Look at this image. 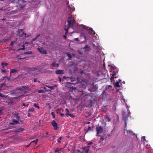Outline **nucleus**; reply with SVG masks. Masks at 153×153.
I'll list each match as a JSON object with an SVG mask.
<instances>
[{"label":"nucleus","instance_id":"obj_41","mask_svg":"<svg viewBox=\"0 0 153 153\" xmlns=\"http://www.w3.org/2000/svg\"><path fill=\"white\" fill-rule=\"evenodd\" d=\"M92 143H93L92 142H90L89 143H88V146H87V147L88 148V147H90V146L92 144Z\"/></svg>","mask_w":153,"mask_h":153},{"label":"nucleus","instance_id":"obj_47","mask_svg":"<svg viewBox=\"0 0 153 153\" xmlns=\"http://www.w3.org/2000/svg\"><path fill=\"white\" fill-rule=\"evenodd\" d=\"M114 77H113V76L112 77H111V78L110 79L111 81V82H112L113 81H114Z\"/></svg>","mask_w":153,"mask_h":153},{"label":"nucleus","instance_id":"obj_18","mask_svg":"<svg viewBox=\"0 0 153 153\" xmlns=\"http://www.w3.org/2000/svg\"><path fill=\"white\" fill-rule=\"evenodd\" d=\"M59 63H57L56 62H53L51 64L52 66L53 67H58L59 66Z\"/></svg>","mask_w":153,"mask_h":153},{"label":"nucleus","instance_id":"obj_33","mask_svg":"<svg viewBox=\"0 0 153 153\" xmlns=\"http://www.w3.org/2000/svg\"><path fill=\"white\" fill-rule=\"evenodd\" d=\"M45 92L44 90L41 89V90H39L38 91V92L39 93H43Z\"/></svg>","mask_w":153,"mask_h":153},{"label":"nucleus","instance_id":"obj_57","mask_svg":"<svg viewBox=\"0 0 153 153\" xmlns=\"http://www.w3.org/2000/svg\"><path fill=\"white\" fill-rule=\"evenodd\" d=\"M85 123L87 124H89L90 123V122H85Z\"/></svg>","mask_w":153,"mask_h":153},{"label":"nucleus","instance_id":"obj_23","mask_svg":"<svg viewBox=\"0 0 153 153\" xmlns=\"http://www.w3.org/2000/svg\"><path fill=\"white\" fill-rule=\"evenodd\" d=\"M5 109V108L4 107L2 106L0 107V115H2L3 113L2 111Z\"/></svg>","mask_w":153,"mask_h":153},{"label":"nucleus","instance_id":"obj_31","mask_svg":"<svg viewBox=\"0 0 153 153\" xmlns=\"http://www.w3.org/2000/svg\"><path fill=\"white\" fill-rule=\"evenodd\" d=\"M106 120H107L108 122H110L111 121V119L110 117L108 116H106L105 118Z\"/></svg>","mask_w":153,"mask_h":153},{"label":"nucleus","instance_id":"obj_64","mask_svg":"<svg viewBox=\"0 0 153 153\" xmlns=\"http://www.w3.org/2000/svg\"><path fill=\"white\" fill-rule=\"evenodd\" d=\"M77 82L78 80V77H77Z\"/></svg>","mask_w":153,"mask_h":153},{"label":"nucleus","instance_id":"obj_63","mask_svg":"<svg viewBox=\"0 0 153 153\" xmlns=\"http://www.w3.org/2000/svg\"><path fill=\"white\" fill-rule=\"evenodd\" d=\"M25 44H28V42H25Z\"/></svg>","mask_w":153,"mask_h":153},{"label":"nucleus","instance_id":"obj_52","mask_svg":"<svg viewBox=\"0 0 153 153\" xmlns=\"http://www.w3.org/2000/svg\"><path fill=\"white\" fill-rule=\"evenodd\" d=\"M60 116L61 117H64L65 116V114H64L61 113L60 114Z\"/></svg>","mask_w":153,"mask_h":153},{"label":"nucleus","instance_id":"obj_55","mask_svg":"<svg viewBox=\"0 0 153 153\" xmlns=\"http://www.w3.org/2000/svg\"><path fill=\"white\" fill-rule=\"evenodd\" d=\"M68 83L74 85V84H76V82L75 83H71V82H68Z\"/></svg>","mask_w":153,"mask_h":153},{"label":"nucleus","instance_id":"obj_44","mask_svg":"<svg viewBox=\"0 0 153 153\" xmlns=\"http://www.w3.org/2000/svg\"><path fill=\"white\" fill-rule=\"evenodd\" d=\"M34 82H38L39 83L40 82L39 81L37 80V79H34Z\"/></svg>","mask_w":153,"mask_h":153},{"label":"nucleus","instance_id":"obj_9","mask_svg":"<svg viewBox=\"0 0 153 153\" xmlns=\"http://www.w3.org/2000/svg\"><path fill=\"white\" fill-rule=\"evenodd\" d=\"M122 116H123V119L125 121V125L126 126V121L127 120L128 118L126 116V113L125 111H122Z\"/></svg>","mask_w":153,"mask_h":153},{"label":"nucleus","instance_id":"obj_2","mask_svg":"<svg viewBox=\"0 0 153 153\" xmlns=\"http://www.w3.org/2000/svg\"><path fill=\"white\" fill-rule=\"evenodd\" d=\"M77 29H78V30H77V32H79L81 33V37L84 38V40L83 41H86L87 40V36L85 34L83 33V32H84L87 29L86 27H85L83 25H79L77 23Z\"/></svg>","mask_w":153,"mask_h":153},{"label":"nucleus","instance_id":"obj_11","mask_svg":"<svg viewBox=\"0 0 153 153\" xmlns=\"http://www.w3.org/2000/svg\"><path fill=\"white\" fill-rule=\"evenodd\" d=\"M52 124L53 127L54 129L55 130L57 129L58 128V125L57 123L54 121L53 120L52 122Z\"/></svg>","mask_w":153,"mask_h":153},{"label":"nucleus","instance_id":"obj_13","mask_svg":"<svg viewBox=\"0 0 153 153\" xmlns=\"http://www.w3.org/2000/svg\"><path fill=\"white\" fill-rule=\"evenodd\" d=\"M63 78L64 79H67V80H71L72 82L74 81V79L72 77H67L66 76H63Z\"/></svg>","mask_w":153,"mask_h":153},{"label":"nucleus","instance_id":"obj_62","mask_svg":"<svg viewBox=\"0 0 153 153\" xmlns=\"http://www.w3.org/2000/svg\"><path fill=\"white\" fill-rule=\"evenodd\" d=\"M30 144H29V145H28L27 146H26V147H28V146H29V145H30Z\"/></svg>","mask_w":153,"mask_h":153},{"label":"nucleus","instance_id":"obj_16","mask_svg":"<svg viewBox=\"0 0 153 153\" xmlns=\"http://www.w3.org/2000/svg\"><path fill=\"white\" fill-rule=\"evenodd\" d=\"M30 70L31 71H40L41 69L40 68H36V67H32L31 68H30Z\"/></svg>","mask_w":153,"mask_h":153},{"label":"nucleus","instance_id":"obj_19","mask_svg":"<svg viewBox=\"0 0 153 153\" xmlns=\"http://www.w3.org/2000/svg\"><path fill=\"white\" fill-rule=\"evenodd\" d=\"M56 74H62L64 73V71L62 70H57L55 72Z\"/></svg>","mask_w":153,"mask_h":153},{"label":"nucleus","instance_id":"obj_10","mask_svg":"<svg viewBox=\"0 0 153 153\" xmlns=\"http://www.w3.org/2000/svg\"><path fill=\"white\" fill-rule=\"evenodd\" d=\"M37 49L42 53L45 54L47 53L46 51L43 48H38Z\"/></svg>","mask_w":153,"mask_h":153},{"label":"nucleus","instance_id":"obj_58","mask_svg":"<svg viewBox=\"0 0 153 153\" xmlns=\"http://www.w3.org/2000/svg\"><path fill=\"white\" fill-rule=\"evenodd\" d=\"M13 127L12 126H9V128H7V129H11V128H12Z\"/></svg>","mask_w":153,"mask_h":153},{"label":"nucleus","instance_id":"obj_24","mask_svg":"<svg viewBox=\"0 0 153 153\" xmlns=\"http://www.w3.org/2000/svg\"><path fill=\"white\" fill-rule=\"evenodd\" d=\"M62 111L64 112V110L62 108H59L56 110V112L57 114L59 113Z\"/></svg>","mask_w":153,"mask_h":153},{"label":"nucleus","instance_id":"obj_7","mask_svg":"<svg viewBox=\"0 0 153 153\" xmlns=\"http://www.w3.org/2000/svg\"><path fill=\"white\" fill-rule=\"evenodd\" d=\"M74 7L72 5L68 6L66 9V10L68 12H71L74 11Z\"/></svg>","mask_w":153,"mask_h":153},{"label":"nucleus","instance_id":"obj_37","mask_svg":"<svg viewBox=\"0 0 153 153\" xmlns=\"http://www.w3.org/2000/svg\"><path fill=\"white\" fill-rule=\"evenodd\" d=\"M32 52L31 51H26L25 53L26 54H32Z\"/></svg>","mask_w":153,"mask_h":153},{"label":"nucleus","instance_id":"obj_1","mask_svg":"<svg viewBox=\"0 0 153 153\" xmlns=\"http://www.w3.org/2000/svg\"><path fill=\"white\" fill-rule=\"evenodd\" d=\"M75 20L72 17H69L67 22V25L65 26V30L66 31L65 35H64L63 37L65 39L66 38V35L68 33V29L71 27L73 28Z\"/></svg>","mask_w":153,"mask_h":153},{"label":"nucleus","instance_id":"obj_21","mask_svg":"<svg viewBox=\"0 0 153 153\" xmlns=\"http://www.w3.org/2000/svg\"><path fill=\"white\" fill-rule=\"evenodd\" d=\"M126 131L128 135H131L132 134L134 135L135 133H133V132L131 130H126Z\"/></svg>","mask_w":153,"mask_h":153},{"label":"nucleus","instance_id":"obj_51","mask_svg":"<svg viewBox=\"0 0 153 153\" xmlns=\"http://www.w3.org/2000/svg\"><path fill=\"white\" fill-rule=\"evenodd\" d=\"M83 74H85L84 71H81L80 72V74L82 75Z\"/></svg>","mask_w":153,"mask_h":153},{"label":"nucleus","instance_id":"obj_28","mask_svg":"<svg viewBox=\"0 0 153 153\" xmlns=\"http://www.w3.org/2000/svg\"><path fill=\"white\" fill-rule=\"evenodd\" d=\"M115 86L116 87L119 88L120 87V85H119V82L117 81L115 83Z\"/></svg>","mask_w":153,"mask_h":153},{"label":"nucleus","instance_id":"obj_8","mask_svg":"<svg viewBox=\"0 0 153 153\" xmlns=\"http://www.w3.org/2000/svg\"><path fill=\"white\" fill-rule=\"evenodd\" d=\"M22 29H20L18 31L19 35L23 38L26 37V34L22 32Z\"/></svg>","mask_w":153,"mask_h":153},{"label":"nucleus","instance_id":"obj_22","mask_svg":"<svg viewBox=\"0 0 153 153\" xmlns=\"http://www.w3.org/2000/svg\"><path fill=\"white\" fill-rule=\"evenodd\" d=\"M83 49L84 50V51H89L90 49V47L88 45H86L84 47Z\"/></svg>","mask_w":153,"mask_h":153},{"label":"nucleus","instance_id":"obj_26","mask_svg":"<svg viewBox=\"0 0 153 153\" xmlns=\"http://www.w3.org/2000/svg\"><path fill=\"white\" fill-rule=\"evenodd\" d=\"M97 136H98L100 137V140L99 141V142L100 143L104 139L102 136H101L100 135H97Z\"/></svg>","mask_w":153,"mask_h":153},{"label":"nucleus","instance_id":"obj_49","mask_svg":"<svg viewBox=\"0 0 153 153\" xmlns=\"http://www.w3.org/2000/svg\"><path fill=\"white\" fill-rule=\"evenodd\" d=\"M57 152H59V150H58V148H56V149L55 151V153H56Z\"/></svg>","mask_w":153,"mask_h":153},{"label":"nucleus","instance_id":"obj_17","mask_svg":"<svg viewBox=\"0 0 153 153\" xmlns=\"http://www.w3.org/2000/svg\"><path fill=\"white\" fill-rule=\"evenodd\" d=\"M101 96L102 99L105 98L106 96V92L105 90H104L103 91Z\"/></svg>","mask_w":153,"mask_h":153},{"label":"nucleus","instance_id":"obj_12","mask_svg":"<svg viewBox=\"0 0 153 153\" xmlns=\"http://www.w3.org/2000/svg\"><path fill=\"white\" fill-rule=\"evenodd\" d=\"M17 70L15 69H12L10 71V76H11L14 75L16 73Z\"/></svg>","mask_w":153,"mask_h":153},{"label":"nucleus","instance_id":"obj_27","mask_svg":"<svg viewBox=\"0 0 153 153\" xmlns=\"http://www.w3.org/2000/svg\"><path fill=\"white\" fill-rule=\"evenodd\" d=\"M66 54L67 55V56L69 57V58L68 59L69 60H70L71 59L72 56L71 54L69 53H66Z\"/></svg>","mask_w":153,"mask_h":153},{"label":"nucleus","instance_id":"obj_45","mask_svg":"<svg viewBox=\"0 0 153 153\" xmlns=\"http://www.w3.org/2000/svg\"><path fill=\"white\" fill-rule=\"evenodd\" d=\"M89 151V149H86L85 151V153H88Z\"/></svg>","mask_w":153,"mask_h":153},{"label":"nucleus","instance_id":"obj_54","mask_svg":"<svg viewBox=\"0 0 153 153\" xmlns=\"http://www.w3.org/2000/svg\"><path fill=\"white\" fill-rule=\"evenodd\" d=\"M1 71L2 73H5L6 72L5 70H2Z\"/></svg>","mask_w":153,"mask_h":153},{"label":"nucleus","instance_id":"obj_36","mask_svg":"<svg viewBox=\"0 0 153 153\" xmlns=\"http://www.w3.org/2000/svg\"><path fill=\"white\" fill-rule=\"evenodd\" d=\"M8 64L6 63H3L2 64V65L3 68L5 66H6Z\"/></svg>","mask_w":153,"mask_h":153},{"label":"nucleus","instance_id":"obj_39","mask_svg":"<svg viewBox=\"0 0 153 153\" xmlns=\"http://www.w3.org/2000/svg\"><path fill=\"white\" fill-rule=\"evenodd\" d=\"M34 111V108H32L29 110L28 112H29V111L33 112Z\"/></svg>","mask_w":153,"mask_h":153},{"label":"nucleus","instance_id":"obj_30","mask_svg":"<svg viewBox=\"0 0 153 153\" xmlns=\"http://www.w3.org/2000/svg\"><path fill=\"white\" fill-rule=\"evenodd\" d=\"M65 111H66V114L67 116H69L70 115L69 111L68 108L65 109Z\"/></svg>","mask_w":153,"mask_h":153},{"label":"nucleus","instance_id":"obj_56","mask_svg":"<svg viewBox=\"0 0 153 153\" xmlns=\"http://www.w3.org/2000/svg\"><path fill=\"white\" fill-rule=\"evenodd\" d=\"M30 116V113H29V112H28V114H27V116L28 117H29Z\"/></svg>","mask_w":153,"mask_h":153},{"label":"nucleus","instance_id":"obj_48","mask_svg":"<svg viewBox=\"0 0 153 153\" xmlns=\"http://www.w3.org/2000/svg\"><path fill=\"white\" fill-rule=\"evenodd\" d=\"M62 149V148H58V150H59V153H60L59 152H61V151Z\"/></svg>","mask_w":153,"mask_h":153},{"label":"nucleus","instance_id":"obj_14","mask_svg":"<svg viewBox=\"0 0 153 153\" xmlns=\"http://www.w3.org/2000/svg\"><path fill=\"white\" fill-rule=\"evenodd\" d=\"M88 33L90 34H94L95 33V32L93 30L92 28H89L88 30Z\"/></svg>","mask_w":153,"mask_h":153},{"label":"nucleus","instance_id":"obj_29","mask_svg":"<svg viewBox=\"0 0 153 153\" xmlns=\"http://www.w3.org/2000/svg\"><path fill=\"white\" fill-rule=\"evenodd\" d=\"M38 139H36L35 140L32 141L31 142L30 144H32L33 143H34L35 144V145H36L37 143V142H38Z\"/></svg>","mask_w":153,"mask_h":153},{"label":"nucleus","instance_id":"obj_60","mask_svg":"<svg viewBox=\"0 0 153 153\" xmlns=\"http://www.w3.org/2000/svg\"><path fill=\"white\" fill-rule=\"evenodd\" d=\"M46 134H47V135H48V132H46Z\"/></svg>","mask_w":153,"mask_h":153},{"label":"nucleus","instance_id":"obj_42","mask_svg":"<svg viewBox=\"0 0 153 153\" xmlns=\"http://www.w3.org/2000/svg\"><path fill=\"white\" fill-rule=\"evenodd\" d=\"M15 42H12L10 44V48H11L13 46V45L14 44V43H15Z\"/></svg>","mask_w":153,"mask_h":153},{"label":"nucleus","instance_id":"obj_59","mask_svg":"<svg viewBox=\"0 0 153 153\" xmlns=\"http://www.w3.org/2000/svg\"><path fill=\"white\" fill-rule=\"evenodd\" d=\"M108 88H106L107 89L109 87H112V86L111 85H108Z\"/></svg>","mask_w":153,"mask_h":153},{"label":"nucleus","instance_id":"obj_35","mask_svg":"<svg viewBox=\"0 0 153 153\" xmlns=\"http://www.w3.org/2000/svg\"><path fill=\"white\" fill-rule=\"evenodd\" d=\"M46 86L48 88H50L51 90H53V89H54V87H55V85L54 86H48V85H46Z\"/></svg>","mask_w":153,"mask_h":153},{"label":"nucleus","instance_id":"obj_32","mask_svg":"<svg viewBox=\"0 0 153 153\" xmlns=\"http://www.w3.org/2000/svg\"><path fill=\"white\" fill-rule=\"evenodd\" d=\"M93 128V126H88V128L87 129V131H91L92 130Z\"/></svg>","mask_w":153,"mask_h":153},{"label":"nucleus","instance_id":"obj_25","mask_svg":"<svg viewBox=\"0 0 153 153\" xmlns=\"http://www.w3.org/2000/svg\"><path fill=\"white\" fill-rule=\"evenodd\" d=\"M24 129L22 128H20L16 130V131L17 132H19L23 131Z\"/></svg>","mask_w":153,"mask_h":153},{"label":"nucleus","instance_id":"obj_53","mask_svg":"<svg viewBox=\"0 0 153 153\" xmlns=\"http://www.w3.org/2000/svg\"><path fill=\"white\" fill-rule=\"evenodd\" d=\"M22 105L24 106H27L28 105V104H27V105H26L25 103H23L22 104Z\"/></svg>","mask_w":153,"mask_h":153},{"label":"nucleus","instance_id":"obj_20","mask_svg":"<svg viewBox=\"0 0 153 153\" xmlns=\"http://www.w3.org/2000/svg\"><path fill=\"white\" fill-rule=\"evenodd\" d=\"M118 75V71H116L115 72L114 71L113 72V74H112V76L115 78H116L118 77L117 75Z\"/></svg>","mask_w":153,"mask_h":153},{"label":"nucleus","instance_id":"obj_34","mask_svg":"<svg viewBox=\"0 0 153 153\" xmlns=\"http://www.w3.org/2000/svg\"><path fill=\"white\" fill-rule=\"evenodd\" d=\"M63 137H60L58 139L57 141L59 143H61V140L62 138Z\"/></svg>","mask_w":153,"mask_h":153},{"label":"nucleus","instance_id":"obj_5","mask_svg":"<svg viewBox=\"0 0 153 153\" xmlns=\"http://www.w3.org/2000/svg\"><path fill=\"white\" fill-rule=\"evenodd\" d=\"M97 135H99V134H102L103 132V128L101 126H99L97 127Z\"/></svg>","mask_w":153,"mask_h":153},{"label":"nucleus","instance_id":"obj_6","mask_svg":"<svg viewBox=\"0 0 153 153\" xmlns=\"http://www.w3.org/2000/svg\"><path fill=\"white\" fill-rule=\"evenodd\" d=\"M98 88L97 85H95L94 82H93L92 86L89 89V91H91L94 92L97 90Z\"/></svg>","mask_w":153,"mask_h":153},{"label":"nucleus","instance_id":"obj_4","mask_svg":"<svg viewBox=\"0 0 153 153\" xmlns=\"http://www.w3.org/2000/svg\"><path fill=\"white\" fill-rule=\"evenodd\" d=\"M15 117L16 118V119H13V120L12 122L10 123V124L12 125H14L16 124L19 123V121L20 120V117L18 116V114H16L15 115Z\"/></svg>","mask_w":153,"mask_h":153},{"label":"nucleus","instance_id":"obj_43","mask_svg":"<svg viewBox=\"0 0 153 153\" xmlns=\"http://www.w3.org/2000/svg\"><path fill=\"white\" fill-rule=\"evenodd\" d=\"M21 49V50H24L25 49V46L24 45H22Z\"/></svg>","mask_w":153,"mask_h":153},{"label":"nucleus","instance_id":"obj_46","mask_svg":"<svg viewBox=\"0 0 153 153\" xmlns=\"http://www.w3.org/2000/svg\"><path fill=\"white\" fill-rule=\"evenodd\" d=\"M51 115H52V116H53V117L54 118H55V114H54V112H52L51 113Z\"/></svg>","mask_w":153,"mask_h":153},{"label":"nucleus","instance_id":"obj_38","mask_svg":"<svg viewBox=\"0 0 153 153\" xmlns=\"http://www.w3.org/2000/svg\"><path fill=\"white\" fill-rule=\"evenodd\" d=\"M39 35H40L39 34H38L36 36L35 38H33L32 39V40L34 41V40H36L37 39V38H38L39 36Z\"/></svg>","mask_w":153,"mask_h":153},{"label":"nucleus","instance_id":"obj_40","mask_svg":"<svg viewBox=\"0 0 153 153\" xmlns=\"http://www.w3.org/2000/svg\"><path fill=\"white\" fill-rule=\"evenodd\" d=\"M33 106L36 108H37L38 109H39V106H38V104H36V103H34L33 105Z\"/></svg>","mask_w":153,"mask_h":153},{"label":"nucleus","instance_id":"obj_15","mask_svg":"<svg viewBox=\"0 0 153 153\" xmlns=\"http://www.w3.org/2000/svg\"><path fill=\"white\" fill-rule=\"evenodd\" d=\"M89 105L91 106H92L94 105V102L95 101L94 99H90L89 100Z\"/></svg>","mask_w":153,"mask_h":153},{"label":"nucleus","instance_id":"obj_61","mask_svg":"<svg viewBox=\"0 0 153 153\" xmlns=\"http://www.w3.org/2000/svg\"><path fill=\"white\" fill-rule=\"evenodd\" d=\"M118 91H119L118 89H116V91L117 92H118Z\"/></svg>","mask_w":153,"mask_h":153},{"label":"nucleus","instance_id":"obj_50","mask_svg":"<svg viewBox=\"0 0 153 153\" xmlns=\"http://www.w3.org/2000/svg\"><path fill=\"white\" fill-rule=\"evenodd\" d=\"M69 116L72 117V118H73L74 117V115L71 114H70Z\"/></svg>","mask_w":153,"mask_h":153},{"label":"nucleus","instance_id":"obj_3","mask_svg":"<svg viewBox=\"0 0 153 153\" xmlns=\"http://www.w3.org/2000/svg\"><path fill=\"white\" fill-rule=\"evenodd\" d=\"M28 88L26 86H22L21 87L17 88L16 90H17L19 92H21L22 93H25L26 90H27Z\"/></svg>","mask_w":153,"mask_h":153}]
</instances>
